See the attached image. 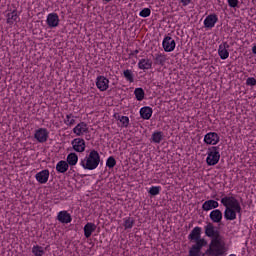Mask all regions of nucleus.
Returning a JSON list of instances; mask_svg holds the SVG:
<instances>
[{
  "label": "nucleus",
  "instance_id": "412c9836",
  "mask_svg": "<svg viewBox=\"0 0 256 256\" xmlns=\"http://www.w3.org/2000/svg\"><path fill=\"white\" fill-rule=\"evenodd\" d=\"M219 207V202L216 200H207L202 204L203 211H211L212 209H217Z\"/></svg>",
  "mask_w": 256,
  "mask_h": 256
},
{
  "label": "nucleus",
  "instance_id": "79ce46f5",
  "mask_svg": "<svg viewBox=\"0 0 256 256\" xmlns=\"http://www.w3.org/2000/svg\"><path fill=\"white\" fill-rule=\"evenodd\" d=\"M106 1V3H109L111 0H105Z\"/></svg>",
  "mask_w": 256,
  "mask_h": 256
},
{
  "label": "nucleus",
  "instance_id": "f257e3e1",
  "mask_svg": "<svg viewBox=\"0 0 256 256\" xmlns=\"http://www.w3.org/2000/svg\"><path fill=\"white\" fill-rule=\"evenodd\" d=\"M221 203L225 207L224 219L226 221H235L237 214H241V203L234 196H224Z\"/></svg>",
  "mask_w": 256,
  "mask_h": 256
},
{
  "label": "nucleus",
  "instance_id": "ea45409f",
  "mask_svg": "<svg viewBox=\"0 0 256 256\" xmlns=\"http://www.w3.org/2000/svg\"><path fill=\"white\" fill-rule=\"evenodd\" d=\"M252 53H254V55H256V46H254V47L252 48Z\"/></svg>",
  "mask_w": 256,
  "mask_h": 256
},
{
  "label": "nucleus",
  "instance_id": "4468645a",
  "mask_svg": "<svg viewBox=\"0 0 256 256\" xmlns=\"http://www.w3.org/2000/svg\"><path fill=\"white\" fill-rule=\"evenodd\" d=\"M96 87L99 91H107V89H109V79L105 76H97Z\"/></svg>",
  "mask_w": 256,
  "mask_h": 256
},
{
  "label": "nucleus",
  "instance_id": "5701e85b",
  "mask_svg": "<svg viewBox=\"0 0 256 256\" xmlns=\"http://www.w3.org/2000/svg\"><path fill=\"white\" fill-rule=\"evenodd\" d=\"M69 170V164L67 161L61 160L56 164V171L58 173H67Z\"/></svg>",
  "mask_w": 256,
  "mask_h": 256
},
{
  "label": "nucleus",
  "instance_id": "37998d69",
  "mask_svg": "<svg viewBox=\"0 0 256 256\" xmlns=\"http://www.w3.org/2000/svg\"><path fill=\"white\" fill-rule=\"evenodd\" d=\"M230 256H237V255H235V254H231Z\"/></svg>",
  "mask_w": 256,
  "mask_h": 256
},
{
  "label": "nucleus",
  "instance_id": "aec40b11",
  "mask_svg": "<svg viewBox=\"0 0 256 256\" xmlns=\"http://www.w3.org/2000/svg\"><path fill=\"white\" fill-rule=\"evenodd\" d=\"M153 115V108L149 106H144L140 109V117L145 120L151 119Z\"/></svg>",
  "mask_w": 256,
  "mask_h": 256
},
{
  "label": "nucleus",
  "instance_id": "7ed1b4c3",
  "mask_svg": "<svg viewBox=\"0 0 256 256\" xmlns=\"http://www.w3.org/2000/svg\"><path fill=\"white\" fill-rule=\"evenodd\" d=\"M101 163V155L95 149L90 150L86 153L85 157L80 159V166L86 171H95Z\"/></svg>",
  "mask_w": 256,
  "mask_h": 256
},
{
  "label": "nucleus",
  "instance_id": "bb28decb",
  "mask_svg": "<svg viewBox=\"0 0 256 256\" xmlns=\"http://www.w3.org/2000/svg\"><path fill=\"white\" fill-rule=\"evenodd\" d=\"M17 19H19V15H17L16 10H13L12 12L7 14V23L9 25H13V23H16Z\"/></svg>",
  "mask_w": 256,
  "mask_h": 256
},
{
  "label": "nucleus",
  "instance_id": "1a4fd4ad",
  "mask_svg": "<svg viewBox=\"0 0 256 256\" xmlns=\"http://www.w3.org/2000/svg\"><path fill=\"white\" fill-rule=\"evenodd\" d=\"M205 235L206 237H209L211 239V241H213V239H220L221 238V234L218 232L217 229H215V226L212 223H208L205 227Z\"/></svg>",
  "mask_w": 256,
  "mask_h": 256
},
{
  "label": "nucleus",
  "instance_id": "9d476101",
  "mask_svg": "<svg viewBox=\"0 0 256 256\" xmlns=\"http://www.w3.org/2000/svg\"><path fill=\"white\" fill-rule=\"evenodd\" d=\"M72 131L76 137H83V135H87V133H89V126L85 122H80Z\"/></svg>",
  "mask_w": 256,
  "mask_h": 256
},
{
  "label": "nucleus",
  "instance_id": "c85d7f7f",
  "mask_svg": "<svg viewBox=\"0 0 256 256\" xmlns=\"http://www.w3.org/2000/svg\"><path fill=\"white\" fill-rule=\"evenodd\" d=\"M151 139H152V143H157V144L161 143V141H163V132L161 131L154 132L152 134Z\"/></svg>",
  "mask_w": 256,
  "mask_h": 256
},
{
  "label": "nucleus",
  "instance_id": "ddd939ff",
  "mask_svg": "<svg viewBox=\"0 0 256 256\" xmlns=\"http://www.w3.org/2000/svg\"><path fill=\"white\" fill-rule=\"evenodd\" d=\"M217 21H219V17L217 14H210L206 16L204 19V27L205 29H213L215 25H217Z\"/></svg>",
  "mask_w": 256,
  "mask_h": 256
},
{
  "label": "nucleus",
  "instance_id": "72a5a7b5",
  "mask_svg": "<svg viewBox=\"0 0 256 256\" xmlns=\"http://www.w3.org/2000/svg\"><path fill=\"white\" fill-rule=\"evenodd\" d=\"M115 165H117V161L115 160V158L113 156H110L106 160V167H108L109 169H113V167H115Z\"/></svg>",
  "mask_w": 256,
  "mask_h": 256
},
{
  "label": "nucleus",
  "instance_id": "423d86ee",
  "mask_svg": "<svg viewBox=\"0 0 256 256\" xmlns=\"http://www.w3.org/2000/svg\"><path fill=\"white\" fill-rule=\"evenodd\" d=\"M162 47L165 53H173V51H175V47H177V43L171 36H165L162 41Z\"/></svg>",
  "mask_w": 256,
  "mask_h": 256
},
{
  "label": "nucleus",
  "instance_id": "473e14b6",
  "mask_svg": "<svg viewBox=\"0 0 256 256\" xmlns=\"http://www.w3.org/2000/svg\"><path fill=\"white\" fill-rule=\"evenodd\" d=\"M118 121L121 123L120 127H129V118L127 116H119Z\"/></svg>",
  "mask_w": 256,
  "mask_h": 256
},
{
  "label": "nucleus",
  "instance_id": "dca6fc26",
  "mask_svg": "<svg viewBox=\"0 0 256 256\" xmlns=\"http://www.w3.org/2000/svg\"><path fill=\"white\" fill-rule=\"evenodd\" d=\"M57 219L59 223H63L64 225H67L73 221L71 214H69V212H67L66 210L58 212Z\"/></svg>",
  "mask_w": 256,
  "mask_h": 256
},
{
  "label": "nucleus",
  "instance_id": "f03ea898",
  "mask_svg": "<svg viewBox=\"0 0 256 256\" xmlns=\"http://www.w3.org/2000/svg\"><path fill=\"white\" fill-rule=\"evenodd\" d=\"M188 239L192 241V243H195L189 250V256L201 255V249H203V247H207V240H205V238H201V227H194L188 235Z\"/></svg>",
  "mask_w": 256,
  "mask_h": 256
},
{
  "label": "nucleus",
  "instance_id": "f8f14e48",
  "mask_svg": "<svg viewBox=\"0 0 256 256\" xmlns=\"http://www.w3.org/2000/svg\"><path fill=\"white\" fill-rule=\"evenodd\" d=\"M59 15L57 13H50L47 15L46 23L50 29L59 27Z\"/></svg>",
  "mask_w": 256,
  "mask_h": 256
},
{
  "label": "nucleus",
  "instance_id": "2f4dec72",
  "mask_svg": "<svg viewBox=\"0 0 256 256\" xmlns=\"http://www.w3.org/2000/svg\"><path fill=\"white\" fill-rule=\"evenodd\" d=\"M135 225V219L132 217H126L124 218V229H133V226Z\"/></svg>",
  "mask_w": 256,
  "mask_h": 256
},
{
  "label": "nucleus",
  "instance_id": "58836bf2",
  "mask_svg": "<svg viewBox=\"0 0 256 256\" xmlns=\"http://www.w3.org/2000/svg\"><path fill=\"white\" fill-rule=\"evenodd\" d=\"M191 3H193V0H180V5H182V7H187L188 5H191Z\"/></svg>",
  "mask_w": 256,
  "mask_h": 256
},
{
  "label": "nucleus",
  "instance_id": "39448f33",
  "mask_svg": "<svg viewBox=\"0 0 256 256\" xmlns=\"http://www.w3.org/2000/svg\"><path fill=\"white\" fill-rule=\"evenodd\" d=\"M207 158H206V163L207 165L214 166L219 163V160L221 159V154L219 153V147L213 146L208 149L207 151Z\"/></svg>",
  "mask_w": 256,
  "mask_h": 256
},
{
  "label": "nucleus",
  "instance_id": "a19ab883",
  "mask_svg": "<svg viewBox=\"0 0 256 256\" xmlns=\"http://www.w3.org/2000/svg\"><path fill=\"white\" fill-rule=\"evenodd\" d=\"M139 53V50H135L134 52H132V55H137Z\"/></svg>",
  "mask_w": 256,
  "mask_h": 256
},
{
  "label": "nucleus",
  "instance_id": "20e7f679",
  "mask_svg": "<svg viewBox=\"0 0 256 256\" xmlns=\"http://www.w3.org/2000/svg\"><path fill=\"white\" fill-rule=\"evenodd\" d=\"M225 242L223 241V237L212 239L209 245V248L206 250V255L211 256H220L225 253Z\"/></svg>",
  "mask_w": 256,
  "mask_h": 256
},
{
  "label": "nucleus",
  "instance_id": "b1692460",
  "mask_svg": "<svg viewBox=\"0 0 256 256\" xmlns=\"http://www.w3.org/2000/svg\"><path fill=\"white\" fill-rule=\"evenodd\" d=\"M78 161H79V156L75 152L68 154V156H67V164L68 165L73 167V166L77 165Z\"/></svg>",
  "mask_w": 256,
  "mask_h": 256
},
{
  "label": "nucleus",
  "instance_id": "6ab92c4d",
  "mask_svg": "<svg viewBox=\"0 0 256 256\" xmlns=\"http://www.w3.org/2000/svg\"><path fill=\"white\" fill-rule=\"evenodd\" d=\"M153 67V62L148 58L140 59L138 62V68L142 69V71H147Z\"/></svg>",
  "mask_w": 256,
  "mask_h": 256
},
{
  "label": "nucleus",
  "instance_id": "393cba45",
  "mask_svg": "<svg viewBox=\"0 0 256 256\" xmlns=\"http://www.w3.org/2000/svg\"><path fill=\"white\" fill-rule=\"evenodd\" d=\"M75 119H77V117H75V115H73L72 113L66 114L65 118H64V124L67 125V127H73V125H75Z\"/></svg>",
  "mask_w": 256,
  "mask_h": 256
},
{
  "label": "nucleus",
  "instance_id": "0eeeda50",
  "mask_svg": "<svg viewBox=\"0 0 256 256\" xmlns=\"http://www.w3.org/2000/svg\"><path fill=\"white\" fill-rule=\"evenodd\" d=\"M34 139H36L38 143H47L49 140V130L46 128L36 129L34 132Z\"/></svg>",
  "mask_w": 256,
  "mask_h": 256
},
{
  "label": "nucleus",
  "instance_id": "f3484780",
  "mask_svg": "<svg viewBox=\"0 0 256 256\" xmlns=\"http://www.w3.org/2000/svg\"><path fill=\"white\" fill-rule=\"evenodd\" d=\"M35 179L36 181H38V183H41L42 185H45V183H47V181H49V170H42L40 172H38L35 175Z\"/></svg>",
  "mask_w": 256,
  "mask_h": 256
},
{
  "label": "nucleus",
  "instance_id": "a211bd4d",
  "mask_svg": "<svg viewBox=\"0 0 256 256\" xmlns=\"http://www.w3.org/2000/svg\"><path fill=\"white\" fill-rule=\"evenodd\" d=\"M209 217L212 223H221V221H223V212L219 209L212 210Z\"/></svg>",
  "mask_w": 256,
  "mask_h": 256
},
{
  "label": "nucleus",
  "instance_id": "7c9ffc66",
  "mask_svg": "<svg viewBox=\"0 0 256 256\" xmlns=\"http://www.w3.org/2000/svg\"><path fill=\"white\" fill-rule=\"evenodd\" d=\"M155 61L158 65H163L167 61V55L163 53L155 54Z\"/></svg>",
  "mask_w": 256,
  "mask_h": 256
},
{
  "label": "nucleus",
  "instance_id": "f704fd0d",
  "mask_svg": "<svg viewBox=\"0 0 256 256\" xmlns=\"http://www.w3.org/2000/svg\"><path fill=\"white\" fill-rule=\"evenodd\" d=\"M148 193L152 196L159 195L161 193V186H152Z\"/></svg>",
  "mask_w": 256,
  "mask_h": 256
},
{
  "label": "nucleus",
  "instance_id": "cd10ccee",
  "mask_svg": "<svg viewBox=\"0 0 256 256\" xmlns=\"http://www.w3.org/2000/svg\"><path fill=\"white\" fill-rule=\"evenodd\" d=\"M32 254L34 256H43L45 255V248L36 244L32 247Z\"/></svg>",
  "mask_w": 256,
  "mask_h": 256
},
{
  "label": "nucleus",
  "instance_id": "4be33fe9",
  "mask_svg": "<svg viewBox=\"0 0 256 256\" xmlns=\"http://www.w3.org/2000/svg\"><path fill=\"white\" fill-rule=\"evenodd\" d=\"M95 229H97V226L91 222H88L84 226V237H86V239H89V237H91V235H93Z\"/></svg>",
  "mask_w": 256,
  "mask_h": 256
},
{
  "label": "nucleus",
  "instance_id": "e433bc0d",
  "mask_svg": "<svg viewBox=\"0 0 256 256\" xmlns=\"http://www.w3.org/2000/svg\"><path fill=\"white\" fill-rule=\"evenodd\" d=\"M227 3L232 9H237V7H239V0H227Z\"/></svg>",
  "mask_w": 256,
  "mask_h": 256
},
{
  "label": "nucleus",
  "instance_id": "c756f323",
  "mask_svg": "<svg viewBox=\"0 0 256 256\" xmlns=\"http://www.w3.org/2000/svg\"><path fill=\"white\" fill-rule=\"evenodd\" d=\"M134 95L137 101H143L145 99V90L143 88H135Z\"/></svg>",
  "mask_w": 256,
  "mask_h": 256
},
{
  "label": "nucleus",
  "instance_id": "4c0bfd02",
  "mask_svg": "<svg viewBox=\"0 0 256 256\" xmlns=\"http://www.w3.org/2000/svg\"><path fill=\"white\" fill-rule=\"evenodd\" d=\"M246 85H248L249 87H255L256 79L253 77L247 78Z\"/></svg>",
  "mask_w": 256,
  "mask_h": 256
},
{
  "label": "nucleus",
  "instance_id": "a878e982",
  "mask_svg": "<svg viewBox=\"0 0 256 256\" xmlns=\"http://www.w3.org/2000/svg\"><path fill=\"white\" fill-rule=\"evenodd\" d=\"M124 78L128 83H135V74L133 73L132 70L126 69L123 71Z\"/></svg>",
  "mask_w": 256,
  "mask_h": 256
},
{
  "label": "nucleus",
  "instance_id": "6e6552de",
  "mask_svg": "<svg viewBox=\"0 0 256 256\" xmlns=\"http://www.w3.org/2000/svg\"><path fill=\"white\" fill-rule=\"evenodd\" d=\"M72 149L76 151V153H85V149L87 148V144L85 143V139L83 138H75L71 141Z\"/></svg>",
  "mask_w": 256,
  "mask_h": 256
},
{
  "label": "nucleus",
  "instance_id": "c9c22d12",
  "mask_svg": "<svg viewBox=\"0 0 256 256\" xmlns=\"http://www.w3.org/2000/svg\"><path fill=\"white\" fill-rule=\"evenodd\" d=\"M140 17H149L151 15V9L149 8H143L140 12H139Z\"/></svg>",
  "mask_w": 256,
  "mask_h": 256
},
{
  "label": "nucleus",
  "instance_id": "9b49d317",
  "mask_svg": "<svg viewBox=\"0 0 256 256\" xmlns=\"http://www.w3.org/2000/svg\"><path fill=\"white\" fill-rule=\"evenodd\" d=\"M219 141H221V138L219 134L215 132H209L204 136V143H206V145H217Z\"/></svg>",
  "mask_w": 256,
  "mask_h": 256
},
{
  "label": "nucleus",
  "instance_id": "2eb2a0df",
  "mask_svg": "<svg viewBox=\"0 0 256 256\" xmlns=\"http://www.w3.org/2000/svg\"><path fill=\"white\" fill-rule=\"evenodd\" d=\"M218 55L220 59L225 61V59H229V43L222 42L218 47Z\"/></svg>",
  "mask_w": 256,
  "mask_h": 256
}]
</instances>
